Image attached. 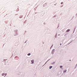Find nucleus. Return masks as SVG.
I'll return each instance as SVG.
<instances>
[{
    "instance_id": "nucleus-1",
    "label": "nucleus",
    "mask_w": 77,
    "mask_h": 77,
    "mask_svg": "<svg viewBox=\"0 0 77 77\" xmlns=\"http://www.w3.org/2000/svg\"><path fill=\"white\" fill-rule=\"evenodd\" d=\"M53 67V66H50V67H49V69H51V68H52Z\"/></svg>"
},
{
    "instance_id": "nucleus-2",
    "label": "nucleus",
    "mask_w": 77,
    "mask_h": 77,
    "mask_svg": "<svg viewBox=\"0 0 77 77\" xmlns=\"http://www.w3.org/2000/svg\"><path fill=\"white\" fill-rule=\"evenodd\" d=\"M66 70H65L63 71V73H64V72H66Z\"/></svg>"
},
{
    "instance_id": "nucleus-3",
    "label": "nucleus",
    "mask_w": 77,
    "mask_h": 77,
    "mask_svg": "<svg viewBox=\"0 0 77 77\" xmlns=\"http://www.w3.org/2000/svg\"><path fill=\"white\" fill-rule=\"evenodd\" d=\"M70 30V29H68V30H67L66 32H69Z\"/></svg>"
},
{
    "instance_id": "nucleus-4",
    "label": "nucleus",
    "mask_w": 77,
    "mask_h": 77,
    "mask_svg": "<svg viewBox=\"0 0 77 77\" xmlns=\"http://www.w3.org/2000/svg\"><path fill=\"white\" fill-rule=\"evenodd\" d=\"M31 62H32V63H34V61L33 60L31 61Z\"/></svg>"
},
{
    "instance_id": "nucleus-5",
    "label": "nucleus",
    "mask_w": 77,
    "mask_h": 77,
    "mask_svg": "<svg viewBox=\"0 0 77 77\" xmlns=\"http://www.w3.org/2000/svg\"><path fill=\"white\" fill-rule=\"evenodd\" d=\"M30 54H31L29 53V54H28V55L30 56Z\"/></svg>"
},
{
    "instance_id": "nucleus-6",
    "label": "nucleus",
    "mask_w": 77,
    "mask_h": 77,
    "mask_svg": "<svg viewBox=\"0 0 77 77\" xmlns=\"http://www.w3.org/2000/svg\"><path fill=\"white\" fill-rule=\"evenodd\" d=\"M2 76H3L4 75H5V74L4 73H3L2 74Z\"/></svg>"
},
{
    "instance_id": "nucleus-7",
    "label": "nucleus",
    "mask_w": 77,
    "mask_h": 77,
    "mask_svg": "<svg viewBox=\"0 0 77 77\" xmlns=\"http://www.w3.org/2000/svg\"><path fill=\"white\" fill-rule=\"evenodd\" d=\"M62 67H63V66H60V68H62Z\"/></svg>"
},
{
    "instance_id": "nucleus-8",
    "label": "nucleus",
    "mask_w": 77,
    "mask_h": 77,
    "mask_svg": "<svg viewBox=\"0 0 77 77\" xmlns=\"http://www.w3.org/2000/svg\"><path fill=\"white\" fill-rule=\"evenodd\" d=\"M61 5H62V4H63V2H62L61 3Z\"/></svg>"
},
{
    "instance_id": "nucleus-9",
    "label": "nucleus",
    "mask_w": 77,
    "mask_h": 77,
    "mask_svg": "<svg viewBox=\"0 0 77 77\" xmlns=\"http://www.w3.org/2000/svg\"><path fill=\"white\" fill-rule=\"evenodd\" d=\"M60 45H62V44L61 43H60Z\"/></svg>"
}]
</instances>
